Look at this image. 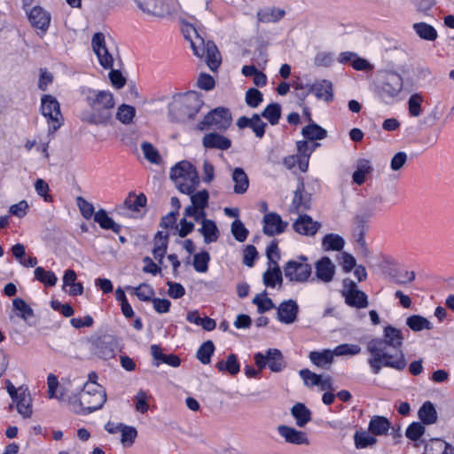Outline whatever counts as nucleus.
<instances>
[{
    "instance_id": "9b49d317",
    "label": "nucleus",
    "mask_w": 454,
    "mask_h": 454,
    "mask_svg": "<svg viewBox=\"0 0 454 454\" xmlns=\"http://www.w3.org/2000/svg\"><path fill=\"white\" fill-rule=\"evenodd\" d=\"M41 112L47 119L49 132H55L63 123L59 101L51 95H43L41 98Z\"/></svg>"
},
{
    "instance_id": "b1692460",
    "label": "nucleus",
    "mask_w": 454,
    "mask_h": 454,
    "mask_svg": "<svg viewBox=\"0 0 454 454\" xmlns=\"http://www.w3.org/2000/svg\"><path fill=\"white\" fill-rule=\"evenodd\" d=\"M391 428V422L384 416L374 415L368 424V430L375 436L386 435Z\"/></svg>"
},
{
    "instance_id": "4d7b16f0",
    "label": "nucleus",
    "mask_w": 454,
    "mask_h": 454,
    "mask_svg": "<svg viewBox=\"0 0 454 454\" xmlns=\"http://www.w3.org/2000/svg\"><path fill=\"white\" fill-rule=\"evenodd\" d=\"M121 442L123 446H131L137 436V431L134 427L122 425L121 432Z\"/></svg>"
},
{
    "instance_id": "a211bd4d",
    "label": "nucleus",
    "mask_w": 454,
    "mask_h": 454,
    "mask_svg": "<svg viewBox=\"0 0 454 454\" xmlns=\"http://www.w3.org/2000/svg\"><path fill=\"white\" fill-rule=\"evenodd\" d=\"M287 223L274 212L265 214L263 216V233L267 236L278 235L285 231Z\"/></svg>"
},
{
    "instance_id": "423d86ee",
    "label": "nucleus",
    "mask_w": 454,
    "mask_h": 454,
    "mask_svg": "<svg viewBox=\"0 0 454 454\" xmlns=\"http://www.w3.org/2000/svg\"><path fill=\"white\" fill-rule=\"evenodd\" d=\"M170 178L176 188L184 194L192 193L200 184L196 168L187 160H182L171 168Z\"/></svg>"
},
{
    "instance_id": "473e14b6",
    "label": "nucleus",
    "mask_w": 454,
    "mask_h": 454,
    "mask_svg": "<svg viewBox=\"0 0 454 454\" xmlns=\"http://www.w3.org/2000/svg\"><path fill=\"white\" fill-rule=\"evenodd\" d=\"M47 386H48V397L49 398H51V399L56 398L59 402L67 401V397L69 395H67V392L66 387H61L60 390H59V393L57 394V389H58V387L59 386V383L58 378L54 374L50 373L48 375V377H47Z\"/></svg>"
},
{
    "instance_id": "5701e85b",
    "label": "nucleus",
    "mask_w": 454,
    "mask_h": 454,
    "mask_svg": "<svg viewBox=\"0 0 454 454\" xmlns=\"http://www.w3.org/2000/svg\"><path fill=\"white\" fill-rule=\"evenodd\" d=\"M28 19L31 25L43 32H45L51 22V15L40 6L33 7L29 13Z\"/></svg>"
},
{
    "instance_id": "4be33fe9",
    "label": "nucleus",
    "mask_w": 454,
    "mask_h": 454,
    "mask_svg": "<svg viewBox=\"0 0 454 454\" xmlns=\"http://www.w3.org/2000/svg\"><path fill=\"white\" fill-rule=\"evenodd\" d=\"M311 195L304 189L303 182H300L294 195L292 212L300 213L310 208Z\"/></svg>"
},
{
    "instance_id": "e2e57ef3",
    "label": "nucleus",
    "mask_w": 454,
    "mask_h": 454,
    "mask_svg": "<svg viewBox=\"0 0 454 454\" xmlns=\"http://www.w3.org/2000/svg\"><path fill=\"white\" fill-rule=\"evenodd\" d=\"M135 294L140 301H152L154 295V290L153 288L145 283L140 284L135 289Z\"/></svg>"
},
{
    "instance_id": "f3484780",
    "label": "nucleus",
    "mask_w": 454,
    "mask_h": 454,
    "mask_svg": "<svg viewBox=\"0 0 454 454\" xmlns=\"http://www.w3.org/2000/svg\"><path fill=\"white\" fill-rule=\"evenodd\" d=\"M321 227V223L314 221L308 215H300L293 224V228L297 233L309 237L314 236Z\"/></svg>"
},
{
    "instance_id": "dca6fc26",
    "label": "nucleus",
    "mask_w": 454,
    "mask_h": 454,
    "mask_svg": "<svg viewBox=\"0 0 454 454\" xmlns=\"http://www.w3.org/2000/svg\"><path fill=\"white\" fill-rule=\"evenodd\" d=\"M120 351L117 339L112 335L99 338L96 343V353L103 359L114 357Z\"/></svg>"
},
{
    "instance_id": "6ab92c4d",
    "label": "nucleus",
    "mask_w": 454,
    "mask_h": 454,
    "mask_svg": "<svg viewBox=\"0 0 454 454\" xmlns=\"http://www.w3.org/2000/svg\"><path fill=\"white\" fill-rule=\"evenodd\" d=\"M335 265L332 260L324 256L315 263V275L318 281L323 283H330L333 281L335 275Z\"/></svg>"
},
{
    "instance_id": "338daca9",
    "label": "nucleus",
    "mask_w": 454,
    "mask_h": 454,
    "mask_svg": "<svg viewBox=\"0 0 454 454\" xmlns=\"http://www.w3.org/2000/svg\"><path fill=\"white\" fill-rule=\"evenodd\" d=\"M77 206L80 209L82 215L85 219H90L92 215L94 216V206L82 197L76 198Z\"/></svg>"
},
{
    "instance_id": "c85d7f7f",
    "label": "nucleus",
    "mask_w": 454,
    "mask_h": 454,
    "mask_svg": "<svg viewBox=\"0 0 454 454\" xmlns=\"http://www.w3.org/2000/svg\"><path fill=\"white\" fill-rule=\"evenodd\" d=\"M267 366L273 372H279L286 367V362L281 351L278 348H269L265 352Z\"/></svg>"
},
{
    "instance_id": "f8f14e48",
    "label": "nucleus",
    "mask_w": 454,
    "mask_h": 454,
    "mask_svg": "<svg viewBox=\"0 0 454 454\" xmlns=\"http://www.w3.org/2000/svg\"><path fill=\"white\" fill-rule=\"evenodd\" d=\"M231 114L229 109L217 107L209 112L199 124L200 129H213L225 130L231 123Z\"/></svg>"
},
{
    "instance_id": "f704fd0d",
    "label": "nucleus",
    "mask_w": 454,
    "mask_h": 454,
    "mask_svg": "<svg viewBox=\"0 0 454 454\" xmlns=\"http://www.w3.org/2000/svg\"><path fill=\"white\" fill-rule=\"evenodd\" d=\"M199 231L202 234L206 244L215 242L219 237V230L213 220H203Z\"/></svg>"
},
{
    "instance_id": "3c124183",
    "label": "nucleus",
    "mask_w": 454,
    "mask_h": 454,
    "mask_svg": "<svg viewBox=\"0 0 454 454\" xmlns=\"http://www.w3.org/2000/svg\"><path fill=\"white\" fill-rule=\"evenodd\" d=\"M424 101V98L419 93H414L411 95L408 99V110L409 114L411 117H419L422 114V103Z\"/></svg>"
},
{
    "instance_id": "37998d69",
    "label": "nucleus",
    "mask_w": 454,
    "mask_h": 454,
    "mask_svg": "<svg viewBox=\"0 0 454 454\" xmlns=\"http://www.w3.org/2000/svg\"><path fill=\"white\" fill-rule=\"evenodd\" d=\"M418 416L419 419L427 425L434 424L437 419V412L431 402H426L419 408Z\"/></svg>"
},
{
    "instance_id": "aec40b11",
    "label": "nucleus",
    "mask_w": 454,
    "mask_h": 454,
    "mask_svg": "<svg viewBox=\"0 0 454 454\" xmlns=\"http://www.w3.org/2000/svg\"><path fill=\"white\" fill-rule=\"evenodd\" d=\"M299 312V306L294 300L282 301L278 307L277 318L283 324L294 323Z\"/></svg>"
},
{
    "instance_id": "864d4df0",
    "label": "nucleus",
    "mask_w": 454,
    "mask_h": 454,
    "mask_svg": "<svg viewBox=\"0 0 454 454\" xmlns=\"http://www.w3.org/2000/svg\"><path fill=\"white\" fill-rule=\"evenodd\" d=\"M12 306L15 310L19 311L18 316L27 320L34 317V311L31 307L21 298H15L12 301Z\"/></svg>"
},
{
    "instance_id": "f257e3e1",
    "label": "nucleus",
    "mask_w": 454,
    "mask_h": 454,
    "mask_svg": "<svg viewBox=\"0 0 454 454\" xmlns=\"http://www.w3.org/2000/svg\"><path fill=\"white\" fill-rule=\"evenodd\" d=\"M404 336L400 329L387 325L383 329V338H373L367 342L366 350L371 357L368 364L374 374H379L382 367L403 371L407 361L401 348Z\"/></svg>"
},
{
    "instance_id": "7ed1b4c3",
    "label": "nucleus",
    "mask_w": 454,
    "mask_h": 454,
    "mask_svg": "<svg viewBox=\"0 0 454 454\" xmlns=\"http://www.w3.org/2000/svg\"><path fill=\"white\" fill-rule=\"evenodd\" d=\"M106 392L98 382H86L82 389L67 397V403L73 412L90 414L103 407L106 402Z\"/></svg>"
},
{
    "instance_id": "72a5a7b5",
    "label": "nucleus",
    "mask_w": 454,
    "mask_h": 454,
    "mask_svg": "<svg viewBox=\"0 0 454 454\" xmlns=\"http://www.w3.org/2000/svg\"><path fill=\"white\" fill-rule=\"evenodd\" d=\"M334 351L324 349L322 351H311L309 355V360L317 367L324 368L332 364L334 358Z\"/></svg>"
},
{
    "instance_id": "a19ab883",
    "label": "nucleus",
    "mask_w": 454,
    "mask_h": 454,
    "mask_svg": "<svg viewBox=\"0 0 454 454\" xmlns=\"http://www.w3.org/2000/svg\"><path fill=\"white\" fill-rule=\"evenodd\" d=\"M291 413L296 420V425L300 427H303L311 419L310 411L301 403L293 406Z\"/></svg>"
},
{
    "instance_id": "1a4fd4ad",
    "label": "nucleus",
    "mask_w": 454,
    "mask_h": 454,
    "mask_svg": "<svg viewBox=\"0 0 454 454\" xmlns=\"http://www.w3.org/2000/svg\"><path fill=\"white\" fill-rule=\"evenodd\" d=\"M403 89V80L401 74L393 71L381 73L380 83L377 86L378 96L385 102H389L401 93Z\"/></svg>"
},
{
    "instance_id": "6e6d98bb",
    "label": "nucleus",
    "mask_w": 454,
    "mask_h": 454,
    "mask_svg": "<svg viewBox=\"0 0 454 454\" xmlns=\"http://www.w3.org/2000/svg\"><path fill=\"white\" fill-rule=\"evenodd\" d=\"M145 158L153 164H159L161 161L158 150L149 142H144L141 145Z\"/></svg>"
},
{
    "instance_id": "2eb2a0df",
    "label": "nucleus",
    "mask_w": 454,
    "mask_h": 454,
    "mask_svg": "<svg viewBox=\"0 0 454 454\" xmlns=\"http://www.w3.org/2000/svg\"><path fill=\"white\" fill-rule=\"evenodd\" d=\"M137 8L145 14L164 17L170 13L169 0H134Z\"/></svg>"
},
{
    "instance_id": "49530a36",
    "label": "nucleus",
    "mask_w": 454,
    "mask_h": 454,
    "mask_svg": "<svg viewBox=\"0 0 454 454\" xmlns=\"http://www.w3.org/2000/svg\"><path fill=\"white\" fill-rule=\"evenodd\" d=\"M146 197L143 193L137 196L129 194L123 202L122 209H129L133 212H138L140 208L144 207L146 204Z\"/></svg>"
},
{
    "instance_id": "e433bc0d",
    "label": "nucleus",
    "mask_w": 454,
    "mask_h": 454,
    "mask_svg": "<svg viewBox=\"0 0 454 454\" xmlns=\"http://www.w3.org/2000/svg\"><path fill=\"white\" fill-rule=\"evenodd\" d=\"M94 221L99 224L104 230H111L114 233H119L121 226L116 223L113 218H111L105 209H99L94 215Z\"/></svg>"
},
{
    "instance_id": "393cba45",
    "label": "nucleus",
    "mask_w": 454,
    "mask_h": 454,
    "mask_svg": "<svg viewBox=\"0 0 454 454\" xmlns=\"http://www.w3.org/2000/svg\"><path fill=\"white\" fill-rule=\"evenodd\" d=\"M309 90L315 94L317 99L330 102L333 98V85L327 80L315 82L310 85Z\"/></svg>"
},
{
    "instance_id": "c03bdc74",
    "label": "nucleus",
    "mask_w": 454,
    "mask_h": 454,
    "mask_svg": "<svg viewBox=\"0 0 454 454\" xmlns=\"http://www.w3.org/2000/svg\"><path fill=\"white\" fill-rule=\"evenodd\" d=\"M389 276L395 283L403 286L411 284L416 278L415 271L405 269L394 270Z\"/></svg>"
},
{
    "instance_id": "de8ad7c7",
    "label": "nucleus",
    "mask_w": 454,
    "mask_h": 454,
    "mask_svg": "<svg viewBox=\"0 0 454 454\" xmlns=\"http://www.w3.org/2000/svg\"><path fill=\"white\" fill-rule=\"evenodd\" d=\"M406 325L414 332H419L424 329L430 330L433 328L431 322L419 315H413L407 317Z\"/></svg>"
},
{
    "instance_id": "bb28decb",
    "label": "nucleus",
    "mask_w": 454,
    "mask_h": 454,
    "mask_svg": "<svg viewBox=\"0 0 454 454\" xmlns=\"http://www.w3.org/2000/svg\"><path fill=\"white\" fill-rule=\"evenodd\" d=\"M202 144L204 147L209 149L227 150L231 146V141L228 137L217 133L206 134L203 137Z\"/></svg>"
},
{
    "instance_id": "c9c22d12",
    "label": "nucleus",
    "mask_w": 454,
    "mask_h": 454,
    "mask_svg": "<svg viewBox=\"0 0 454 454\" xmlns=\"http://www.w3.org/2000/svg\"><path fill=\"white\" fill-rule=\"evenodd\" d=\"M345 246L344 239L336 233H329L324 236L322 239V248L324 251H341Z\"/></svg>"
},
{
    "instance_id": "4c0bfd02",
    "label": "nucleus",
    "mask_w": 454,
    "mask_h": 454,
    "mask_svg": "<svg viewBox=\"0 0 454 454\" xmlns=\"http://www.w3.org/2000/svg\"><path fill=\"white\" fill-rule=\"evenodd\" d=\"M263 284L268 287H275L277 285L281 286L283 278L282 272L278 265H269L268 270L262 276Z\"/></svg>"
},
{
    "instance_id": "6e6552de",
    "label": "nucleus",
    "mask_w": 454,
    "mask_h": 454,
    "mask_svg": "<svg viewBox=\"0 0 454 454\" xmlns=\"http://www.w3.org/2000/svg\"><path fill=\"white\" fill-rule=\"evenodd\" d=\"M285 278L296 284H305L311 279L312 267L305 255L289 260L283 267Z\"/></svg>"
},
{
    "instance_id": "cd10ccee",
    "label": "nucleus",
    "mask_w": 454,
    "mask_h": 454,
    "mask_svg": "<svg viewBox=\"0 0 454 454\" xmlns=\"http://www.w3.org/2000/svg\"><path fill=\"white\" fill-rule=\"evenodd\" d=\"M192 204L185 208L184 215H193L197 208L205 209L208 205L209 193L207 190L189 194Z\"/></svg>"
},
{
    "instance_id": "ea45409f",
    "label": "nucleus",
    "mask_w": 454,
    "mask_h": 454,
    "mask_svg": "<svg viewBox=\"0 0 454 454\" xmlns=\"http://www.w3.org/2000/svg\"><path fill=\"white\" fill-rule=\"evenodd\" d=\"M378 440L375 435L371 434L369 430L356 431L354 434V443L356 449H365L373 446Z\"/></svg>"
},
{
    "instance_id": "f03ea898",
    "label": "nucleus",
    "mask_w": 454,
    "mask_h": 454,
    "mask_svg": "<svg viewBox=\"0 0 454 454\" xmlns=\"http://www.w3.org/2000/svg\"><path fill=\"white\" fill-rule=\"evenodd\" d=\"M86 108L79 114L80 120L87 124L107 126L113 122L114 98L109 90L86 89L82 90Z\"/></svg>"
},
{
    "instance_id": "a878e982",
    "label": "nucleus",
    "mask_w": 454,
    "mask_h": 454,
    "mask_svg": "<svg viewBox=\"0 0 454 454\" xmlns=\"http://www.w3.org/2000/svg\"><path fill=\"white\" fill-rule=\"evenodd\" d=\"M356 170L352 175V181L357 185L365 182L366 176L373 171L372 162L367 159H358L355 163Z\"/></svg>"
},
{
    "instance_id": "09e8293b",
    "label": "nucleus",
    "mask_w": 454,
    "mask_h": 454,
    "mask_svg": "<svg viewBox=\"0 0 454 454\" xmlns=\"http://www.w3.org/2000/svg\"><path fill=\"white\" fill-rule=\"evenodd\" d=\"M35 278L45 286H54L58 281V278L54 272L51 270H45L43 267L35 268Z\"/></svg>"
},
{
    "instance_id": "69168bd1",
    "label": "nucleus",
    "mask_w": 454,
    "mask_h": 454,
    "mask_svg": "<svg viewBox=\"0 0 454 454\" xmlns=\"http://www.w3.org/2000/svg\"><path fill=\"white\" fill-rule=\"evenodd\" d=\"M425 433V427L420 422L411 423L406 429L405 435L411 441L419 440Z\"/></svg>"
},
{
    "instance_id": "5fc2aeb1",
    "label": "nucleus",
    "mask_w": 454,
    "mask_h": 454,
    "mask_svg": "<svg viewBox=\"0 0 454 454\" xmlns=\"http://www.w3.org/2000/svg\"><path fill=\"white\" fill-rule=\"evenodd\" d=\"M215 351V346L213 341L207 340L205 341L197 351V358L203 364H207L210 363L211 356Z\"/></svg>"
},
{
    "instance_id": "412c9836",
    "label": "nucleus",
    "mask_w": 454,
    "mask_h": 454,
    "mask_svg": "<svg viewBox=\"0 0 454 454\" xmlns=\"http://www.w3.org/2000/svg\"><path fill=\"white\" fill-rule=\"evenodd\" d=\"M278 434L284 438L287 443L295 445H308L309 443L306 434L294 427L279 425L277 428Z\"/></svg>"
},
{
    "instance_id": "7c9ffc66",
    "label": "nucleus",
    "mask_w": 454,
    "mask_h": 454,
    "mask_svg": "<svg viewBox=\"0 0 454 454\" xmlns=\"http://www.w3.org/2000/svg\"><path fill=\"white\" fill-rule=\"evenodd\" d=\"M231 179L234 183L233 192L236 194L245 193L249 187V179L241 168H235L231 173Z\"/></svg>"
},
{
    "instance_id": "680f3d73",
    "label": "nucleus",
    "mask_w": 454,
    "mask_h": 454,
    "mask_svg": "<svg viewBox=\"0 0 454 454\" xmlns=\"http://www.w3.org/2000/svg\"><path fill=\"white\" fill-rule=\"evenodd\" d=\"M209 260L210 256L207 252L196 254L193 257V267L195 270L201 273L206 272L208 269Z\"/></svg>"
},
{
    "instance_id": "052dcab7",
    "label": "nucleus",
    "mask_w": 454,
    "mask_h": 454,
    "mask_svg": "<svg viewBox=\"0 0 454 454\" xmlns=\"http://www.w3.org/2000/svg\"><path fill=\"white\" fill-rule=\"evenodd\" d=\"M231 231L235 239L239 242H243L247 238L248 230L239 219L232 222Z\"/></svg>"
},
{
    "instance_id": "39448f33",
    "label": "nucleus",
    "mask_w": 454,
    "mask_h": 454,
    "mask_svg": "<svg viewBox=\"0 0 454 454\" xmlns=\"http://www.w3.org/2000/svg\"><path fill=\"white\" fill-rule=\"evenodd\" d=\"M202 106L201 97L196 91H189L173 98L168 105V114L174 121H184L193 118Z\"/></svg>"
},
{
    "instance_id": "774afa93",
    "label": "nucleus",
    "mask_w": 454,
    "mask_h": 454,
    "mask_svg": "<svg viewBox=\"0 0 454 454\" xmlns=\"http://www.w3.org/2000/svg\"><path fill=\"white\" fill-rule=\"evenodd\" d=\"M262 101V94L257 89L251 88L246 93V102L253 108L257 107Z\"/></svg>"
},
{
    "instance_id": "2f4dec72",
    "label": "nucleus",
    "mask_w": 454,
    "mask_h": 454,
    "mask_svg": "<svg viewBox=\"0 0 454 454\" xmlns=\"http://www.w3.org/2000/svg\"><path fill=\"white\" fill-rule=\"evenodd\" d=\"M415 34L422 40L434 42L438 37L437 30L430 24L420 21L412 24Z\"/></svg>"
},
{
    "instance_id": "58836bf2",
    "label": "nucleus",
    "mask_w": 454,
    "mask_h": 454,
    "mask_svg": "<svg viewBox=\"0 0 454 454\" xmlns=\"http://www.w3.org/2000/svg\"><path fill=\"white\" fill-rule=\"evenodd\" d=\"M303 137L309 141L322 140L327 137V131L318 124L312 122L301 129Z\"/></svg>"
},
{
    "instance_id": "0eeeda50",
    "label": "nucleus",
    "mask_w": 454,
    "mask_h": 454,
    "mask_svg": "<svg viewBox=\"0 0 454 454\" xmlns=\"http://www.w3.org/2000/svg\"><path fill=\"white\" fill-rule=\"evenodd\" d=\"M383 198L380 195L370 198L362 207L361 213L355 217V235L356 240L364 254L369 253L367 243L365 240V233L367 231L366 223L374 215L378 205L382 203Z\"/></svg>"
},
{
    "instance_id": "ddd939ff",
    "label": "nucleus",
    "mask_w": 454,
    "mask_h": 454,
    "mask_svg": "<svg viewBox=\"0 0 454 454\" xmlns=\"http://www.w3.org/2000/svg\"><path fill=\"white\" fill-rule=\"evenodd\" d=\"M342 287L341 294L348 306L358 309L368 306L367 295L358 289L356 282L349 278H345L342 282Z\"/></svg>"
},
{
    "instance_id": "4468645a",
    "label": "nucleus",
    "mask_w": 454,
    "mask_h": 454,
    "mask_svg": "<svg viewBox=\"0 0 454 454\" xmlns=\"http://www.w3.org/2000/svg\"><path fill=\"white\" fill-rule=\"evenodd\" d=\"M91 46L97 55L99 64L105 69H112L114 57L110 48L106 44V36L103 33H95L91 39Z\"/></svg>"
},
{
    "instance_id": "8fccbe9b",
    "label": "nucleus",
    "mask_w": 454,
    "mask_h": 454,
    "mask_svg": "<svg viewBox=\"0 0 454 454\" xmlns=\"http://www.w3.org/2000/svg\"><path fill=\"white\" fill-rule=\"evenodd\" d=\"M136 115V109L134 106L121 104L116 112V118L123 124H129L132 122Z\"/></svg>"
},
{
    "instance_id": "bf43d9fd",
    "label": "nucleus",
    "mask_w": 454,
    "mask_h": 454,
    "mask_svg": "<svg viewBox=\"0 0 454 454\" xmlns=\"http://www.w3.org/2000/svg\"><path fill=\"white\" fill-rule=\"evenodd\" d=\"M333 351L336 356H356L361 352V347L357 344L344 343L337 346Z\"/></svg>"
},
{
    "instance_id": "13d9d810",
    "label": "nucleus",
    "mask_w": 454,
    "mask_h": 454,
    "mask_svg": "<svg viewBox=\"0 0 454 454\" xmlns=\"http://www.w3.org/2000/svg\"><path fill=\"white\" fill-rule=\"evenodd\" d=\"M253 302L257 306L259 313L269 311L274 308V303L272 300L266 296V291L260 294H257L253 299Z\"/></svg>"
},
{
    "instance_id": "603ef678",
    "label": "nucleus",
    "mask_w": 454,
    "mask_h": 454,
    "mask_svg": "<svg viewBox=\"0 0 454 454\" xmlns=\"http://www.w3.org/2000/svg\"><path fill=\"white\" fill-rule=\"evenodd\" d=\"M262 116L269 121L271 125L278 123L281 117V106L278 103L270 104L262 113Z\"/></svg>"
},
{
    "instance_id": "79ce46f5",
    "label": "nucleus",
    "mask_w": 454,
    "mask_h": 454,
    "mask_svg": "<svg viewBox=\"0 0 454 454\" xmlns=\"http://www.w3.org/2000/svg\"><path fill=\"white\" fill-rule=\"evenodd\" d=\"M154 247L153 249V256L160 263H162V260L167 252L168 247V236L163 235L161 231H158L154 236Z\"/></svg>"
},
{
    "instance_id": "9d476101",
    "label": "nucleus",
    "mask_w": 454,
    "mask_h": 454,
    "mask_svg": "<svg viewBox=\"0 0 454 454\" xmlns=\"http://www.w3.org/2000/svg\"><path fill=\"white\" fill-rule=\"evenodd\" d=\"M5 384L7 393L12 400L10 409L15 405L17 411L23 418H30L33 413L32 397L27 387H20L17 388L9 380L5 381Z\"/></svg>"
},
{
    "instance_id": "c756f323",
    "label": "nucleus",
    "mask_w": 454,
    "mask_h": 454,
    "mask_svg": "<svg viewBox=\"0 0 454 454\" xmlns=\"http://www.w3.org/2000/svg\"><path fill=\"white\" fill-rule=\"evenodd\" d=\"M286 12L278 7H268L260 9L257 12L256 17L261 23H276L285 16Z\"/></svg>"
},
{
    "instance_id": "20e7f679",
    "label": "nucleus",
    "mask_w": 454,
    "mask_h": 454,
    "mask_svg": "<svg viewBox=\"0 0 454 454\" xmlns=\"http://www.w3.org/2000/svg\"><path fill=\"white\" fill-rule=\"evenodd\" d=\"M183 31L185 38L190 41L194 55L200 59L205 58L209 69L216 71L222 58L215 43L212 41H206L192 26H186Z\"/></svg>"
},
{
    "instance_id": "a18cd8bd",
    "label": "nucleus",
    "mask_w": 454,
    "mask_h": 454,
    "mask_svg": "<svg viewBox=\"0 0 454 454\" xmlns=\"http://www.w3.org/2000/svg\"><path fill=\"white\" fill-rule=\"evenodd\" d=\"M216 368L220 372H228L231 375H236L240 370L238 357L235 354H230L226 361H219L216 364Z\"/></svg>"
},
{
    "instance_id": "0e129e2a",
    "label": "nucleus",
    "mask_w": 454,
    "mask_h": 454,
    "mask_svg": "<svg viewBox=\"0 0 454 454\" xmlns=\"http://www.w3.org/2000/svg\"><path fill=\"white\" fill-rule=\"evenodd\" d=\"M299 374L308 387L318 386L321 382V375L312 372L309 369L301 370Z\"/></svg>"
}]
</instances>
